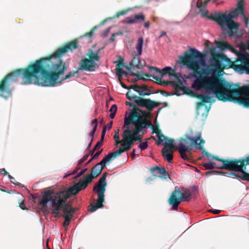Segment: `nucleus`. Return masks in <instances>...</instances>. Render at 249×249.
Here are the masks:
<instances>
[{
	"label": "nucleus",
	"instance_id": "obj_62",
	"mask_svg": "<svg viewBox=\"0 0 249 249\" xmlns=\"http://www.w3.org/2000/svg\"><path fill=\"white\" fill-rule=\"evenodd\" d=\"M87 170V168L81 170V171L77 175L76 177H80L81 176L84 174V173H85Z\"/></svg>",
	"mask_w": 249,
	"mask_h": 249
},
{
	"label": "nucleus",
	"instance_id": "obj_54",
	"mask_svg": "<svg viewBox=\"0 0 249 249\" xmlns=\"http://www.w3.org/2000/svg\"><path fill=\"white\" fill-rule=\"evenodd\" d=\"M114 140L115 141L116 145L120 143L121 144V141H119V136L117 135H114L113 137Z\"/></svg>",
	"mask_w": 249,
	"mask_h": 249
},
{
	"label": "nucleus",
	"instance_id": "obj_22",
	"mask_svg": "<svg viewBox=\"0 0 249 249\" xmlns=\"http://www.w3.org/2000/svg\"><path fill=\"white\" fill-rule=\"evenodd\" d=\"M101 50L102 49L100 48L96 52H93L92 50L89 49L86 55L88 56L89 60L92 63H94L95 61H98L100 59L98 54Z\"/></svg>",
	"mask_w": 249,
	"mask_h": 249
},
{
	"label": "nucleus",
	"instance_id": "obj_19",
	"mask_svg": "<svg viewBox=\"0 0 249 249\" xmlns=\"http://www.w3.org/2000/svg\"><path fill=\"white\" fill-rule=\"evenodd\" d=\"M219 49L223 51L229 50L231 52L237 54L238 56V55L241 53H239L238 51L236 49L233 48L231 44L226 41H219ZM236 60H238V58Z\"/></svg>",
	"mask_w": 249,
	"mask_h": 249
},
{
	"label": "nucleus",
	"instance_id": "obj_39",
	"mask_svg": "<svg viewBox=\"0 0 249 249\" xmlns=\"http://www.w3.org/2000/svg\"><path fill=\"white\" fill-rule=\"evenodd\" d=\"M158 172L159 174L162 175V177L164 178H166L169 176L164 167H160Z\"/></svg>",
	"mask_w": 249,
	"mask_h": 249
},
{
	"label": "nucleus",
	"instance_id": "obj_58",
	"mask_svg": "<svg viewBox=\"0 0 249 249\" xmlns=\"http://www.w3.org/2000/svg\"><path fill=\"white\" fill-rule=\"evenodd\" d=\"M110 27H109L108 28H107L104 32V33H103V36L104 37H106L107 36L108 34H109V33L110 32Z\"/></svg>",
	"mask_w": 249,
	"mask_h": 249
},
{
	"label": "nucleus",
	"instance_id": "obj_36",
	"mask_svg": "<svg viewBox=\"0 0 249 249\" xmlns=\"http://www.w3.org/2000/svg\"><path fill=\"white\" fill-rule=\"evenodd\" d=\"M79 71H78L77 70L76 71H71L69 72L63 78L62 80L63 81L74 76L75 74L77 73Z\"/></svg>",
	"mask_w": 249,
	"mask_h": 249
},
{
	"label": "nucleus",
	"instance_id": "obj_49",
	"mask_svg": "<svg viewBox=\"0 0 249 249\" xmlns=\"http://www.w3.org/2000/svg\"><path fill=\"white\" fill-rule=\"evenodd\" d=\"M179 74H178L175 72V70H172L171 73H170V76H173L177 80V82H178V79H180L179 77Z\"/></svg>",
	"mask_w": 249,
	"mask_h": 249
},
{
	"label": "nucleus",
	"instance_id": "obj_32",
	"mask_svg": "<svg viewBox=\"0 0 249 249\" xmlns=\"http://www.w3.org/2000/svg\"><path fill=\"white\" fill-rule=\"evenodd\" d=\"M139 89L141 90V91H142L143 93L149 94V95L152 93V92H150V90L148 89L147 85L144 84L140 85Z\"/></svg>",
	"mask_w": 249,
	"mask_h": 249
},
{
	"label": "nucleus",
	"instance_id": "obj_14",
	"mask_svg": "<svg viewBox=\"0 0 249 249\" xmlns=\"http://www.w3.org/2000/svg\"><path fill=\"white\" fill-rule=\"evenodd\" d=\"M236 70L246 71L249 74V53L245 52L238 55V60H236L233 65Z\"/></svg>",
	"mask_w": 249,
	"mask_h": 249
},
{
	"label": "nucleus",
	"instance_id": "obj_37",
	"mask_svg": "<svg viewBox=\"0 0 249 249\" xmlns=\"http://www.w3.org/2000/svg\"><path fill=\"white\" fill-rule=\"evenodd\" d=\"M136 23L138 22H142L145 20V16L143 14H137L134 16Z\"/></svg>",
	"mask_w": 249,
	"mask_h": 249
},
{
	"label": "nucleus",
	"instance_id": "obj_25",
	"mask_svg": "<svg viewBox=\"0 0 249 249\" xmlns=\"http://www.w3.org/2000/svg\"><path fill=\"white\" fill-rule=\"evenodd\" d=\"M68 51L72 52L78 48V43L77 40H73L65 44Z\"/></svg>",
	"mask_w": 249,
	"mask_h": 249
},
{
	"label": "nucleus",
	"instance_id": "obj_8",
	"mask_svg": "<svg viewBox=\"0 0 249 249\" xmlns=\"http://www.w3.org/2000/svg\"><path fill=\"white\" fill-rule=\"evenodd\" d=\"M107 175V172L104 173L97 184L93 187V191L97 193L98 198L95 205L90 204L91 208H89L88 210L91 213L95 212L99 208L103 207V203L105 201L104 193L106 191V186L107 185L106 182Z\"/></svg>",
	"mask_w": 249,
	"mask_h": 249
},
{
	"label": "nucleus",
	"instance_id": "obj_7",
	"mask_svg": "<svg viewBox=\"0 0 249 249\" xmlns=\"http://www.w3.org/2000/svg\"><path fill=\"white\" fill-rule=\"evenodd\" d=\"M139 107H140L135 104L134 106L132 107L133 109L130 112L129 116L124 119V126H129L132 124L134 127L145 129L147 126H149L150 124L146 119L143 118L138 112L141 111Z\"/></svg>",
	"mask_w": 249,
	"mask_h": 249
},
{
	"label": "nucleus",
	"instance_id": "obj_53",
	"mask_svg": "<svg viewBox=\"0 0 249 249\" xmlns=\"http://www.w3.org/2000/svg\"><path fill=\"white\" fill-rule=\"evenodd\" d=\"M113 124V122L110 121L109 123L107 124L103 128V129H105L107 130H109L111 128Z\"/></svg>",
	"mask_w": 249,
	"mask_h": 249
},
{
	"label": "nucleus",
	"instance_id": "obj_48",
	"mask_svg": "<svg viewBox=\"0 0 249 249\" xmlns=\"http://www.w3.org/2000/svg\"><path fill=\"white\" fill-rule=\"evenodd\" d=\"M96 29H97V27L96 26H94V27L92 28V29H91V30L89 32L86 33L84 35V36H88V37H89V38H91L93 36V35L94 31Z\"/></svg>",
	"mask_w": 249,
	"mask_h": 249
},
{
	"label": "nucleus",
	"instance_id": "obj_59",
	"mask_svg": "<svg viewBox=\"0 0 249 249\" xmlns=\"http://www.w3.org/2000/svg\"><path fill=\"white\" fill-rule=\"evenodd\" d=\"M19 206L21 209L23 210H27V208L26 207L25 205L23 202L19 203Z\"/></svg>",
	"mask_w": 249,
	"mask_h": 249
},
{
	"label": "nucleus",
	"instance_id": "obj_29",
	"mask_svg": "<svg viewBox=\"0 0 249 249\" xmlns=\"http://www.w3.org/2000/svg\"><path fill=\"white\" fill-rule=\"evenodd\" d=\"M219 175H223L226 176L230 177L232 178H241L240 177V174H235L232 171L230 172H223L220 171H219Z\"/></svg>",
	"mask_w": 249,
	"mask_h": 249
},
{
	"label": "nucleus",
	"instance_id": "obj_4",
	"mask_svg": "<svg viewBox=\"0 0 249 249\" xmlns=\"http://www.w3.org/2000/svg\"><path fill=\"white\" fill-rule=\"evenodd\" d=\"M57 193H54L52 190H48L42 193V197L38 200V205L41 207L43 211H46L48 209V203L50 202V209L52 213L55 217L58 218L62 215L59 212L62 210L64 214H73L76 211V209L72 208L71 205L66 203L67 200L63 203L62 206H59L57 201L61 200L63 199L61 195H60V198H56Z\"/></svg>",
	"mask_w": 249,
	"mask_h": 249
},
{
	"label": "nucleus",
	"instance_id": "obj_52",
	"mask_svg": "<svg viewBox=\"0 0 249 249\" xmlns=\"http://www.w3.org/2000/svg\"><path fill=\"white\" fill-rule=\"evenodd\" d=\"M8 178H9L10 179L11 182L15 184H16V185H18V186H20L21 185V183H19V182H18V183H16L14 182V181L15 180V179L14 177H13L12 176H11L10 174L8 175Z\"/></svg>",
	"mask_w": 249,
	"mask_h": 249
},
{
	"label": "nucleus",
	"instance_id": "obj_12",
	"mask_svg": "<svg viewBox=\"0 0 249 249\" xmlns=\"http://www.w3.org/2000/svg\"><path fill=\"white\" fill-rule=\"evenodd\" d=\"M126 96L129 100H134L137 105L141 107H145L149 112L152 111L155 107H159L161 105L160 103L152 101L150 99H144L133 95L130 91L126 93Z\"/></svg>",
	"mask_w": 249,
	"mask_h": 249
},
{
	"label": "nucleus",
	"instance_id": "obj_1",
	"mask_svg": "<svg viewBox=\"0 0 249 249\" xmlns=\"http://www.w3.org/2000/svg\"><path fill=\"white\" fill-rule=\"evenodd\" d=\"M211 57L209 64L205 59V55L195 48H191L184 52L183 55L178 56V63L186 67L193 71L188 75H184L186 79L195 77L191 84V89L183 85L181 79L175 81L172 87L178 95L185 94L199 99L201 102L197 104V114L204 107L208 113L209 108L205 103H211L218 98V52L215 47L210 50Z\"/></svg>",
	"mask_w": 249,
	"mask_h": 249
},
{
	"label": "nucleus",
	"instance_id": "obj_33",
	"mask_svg": "<svg viewBox=\"0 0 249 249\" xmlns=\"http://www.w3.org/2000/svg\"><path fill=\"white\" fill-rule=\"evenodd\" d=\"M202 152L205 154L206 156L207 157L208 159L209 160H212L213 159L215 160H216L218 161V156H212L210 153H209L208 152L206 151L204 149L202 150Z\"/></svg>",
	"mask_w": 249,
	"mask_h": 249
},
{
	"label": "nucleus",
	"instance_id": "obj_42",
	"mask_svg": "<svg viewBox=\"0 0 249 249\" xmlns=\"http://www.w3.org/2000/svg\"><path fill=\"white\" fill-rule=\"evenodd\" d=\"M124 151H126L125 150H124V148H119L118 150L114 152L111 153L112 156L114 157V158H115L117 156L120 155L122 153L124 152Z\"/></svg>",
	"mask_w": 249,
	"mask_h": 249
},
{
	"label": "nucleus",
	"instance_id": "obj_5",
	"mask_svg": "<svg viewBox=\"0 0 249 249\" xmlns=\"http://www.w3.org/2000/svg\"><path fill=\"white\" fill-rule=\"evenodd\" d=\"M204 143L205 141L201 138L200 133H198L194 137L186 135L184 138L179 139L178 145L175 146V150L178 151L182 159L189 160L190 158L186 153L191 152L194 147L200 150L203 149Z\"/></svg>",
	"mask_w": 249,
	"mask_h": 249
},
{
	"label": "nucleus",
	"instance_id": "obj_26",
	"mask_svg": "<svg viewBox=\"0 0 249 249\" xmlns=\"http://www.w3.org/2000/svg\"><path fill=\"white\" fill-rule=\"evenodd\" d=\"M114 159V157L112 156L111 153H110L106 155L100 163L105 167L107 163L110 162Z\"/></svg>",
	"mask_w": 249,
	"mask_h": 249
},
{
	"label": "nucleus",
	"instance_id": "obj_10",
	"mask_svg": "<svg viewBox=\"0 0 249 249\" xmlns=\"http://www.w3.org/2000/svg\"><path fill=\"white\" fill-rule=\"evenodd\" d=\"M219 161L221 162L222 164H219V169H224L230 171L238 172L240 174L241 179L243 180H247L244 179V174H248L243 169L244 161H241L239 160L234 159L232 160H224L219 158Z\"/></svg>",
	"mask_w": 249,
	"mask_h": 249
},
{
	"label": "nucleus",
	"instance_id": "obj_50",
	"mask_svg": "<svg viewBox=\"0 0 249 249\" xmlns=\"http://www.w3.org/2000/svg\"><path fill=\"white\" fill-rule=\"evenodd\" d=\"M241 48L243 50L249 51V40H247L245 43L242 44Z\"/></svg>",
	"mask_w": 249,
	"mask_h": 249
},
{
	"label": "nucleus",
	"instance_id": "obj_9",
	"mask_svg": "<svg viewBox=\"0 0 249 249\" xmlns=\"http://www.w3.org/2000/svg\"><path fill=\"white\" fill-rule=\"evenodd\" d=\"M87 181L84 179L83 180H80L78 182L75 184L72 187L69 188L68 190H64L57 192V196L56 198H60V195L63 197V199L61 200H58L57 202L58 203L59 206H62L63 203L65 202V200H67L71 195H76L80 191L84 189L87 187L88 185Z\"/></svg>",
	"mask_w": 249,
	"mask_h": 249
},
{
	"label": "nucleus",
	"instance_id": "obj_20",
	"mask_svg": "<svg viewBox=\"0 0 249 249\" xmlns=\"http://www.w3.org/2000/svg\"><path fill=\"white\" fill-rule=\"evenodd\" d=\"M152 131L153 133H156L157 137L158 139V141L157 142V145H160L162 144L163 142L162 138L168 141V140H170V138H168L167 137L163 135V134L161 133L160 130L157 126H152Z\"/></svg>",
	"mask_w": 249,
	"mask_h": 249
},
{
	"label": "nucleus",
	"instance_id": "obj_21",
	"mask_svg": "<svg viewBox=\"0 0 249 249\" xmlns=\"http://www.w3.org/2000/svg\"><path fill=\"white\" fill-rule=\"evenodd\" d=\"M148 69L150 71H154L155 73L159 72L161 74L162 76H164L166 74H168L170 76V73H171L170 71H172V69L171 67H167L163 69L161 71L159 68L153 66H148Z\"/></svg>",
	"mask_w": 249,
	"mask_h": 249
},
{
	"label": "nucleus",
	"instance_id": "obj_24",
	"mask_svg": "<svg viewBox=\"0 0 249 249\" xmlns=\"http://www.w3.org/2000/svg\"><path fill=\"white\" fill-rule=\"evenodd\" d=\"M131 76H136L137 79L133 80L134 82L137 81L138 80H143V81H146L148 79L144 78V76L149 78L152 76V75L148 73H144L143 72L141 73H134L131 72L130 73Z\"/></svg>",
	"mask_w": 249,
	"mask_h": 249
},
{
	"label": "nucleus",
	"instance_id": "obj_3",
	"mask_svg": "<svg viewBox=\"0 0 249 249\" xmlns=\"http://www.w3.org/2000/svg\"><path fill=\"white\" fill-rule=\"evenodd\" d=\"M223 72L219 64V100L239 103L246 107L243 100H249V85L240 87V83H229L221 77Z\"/></svg>",
	"mask_w": 249,
	"mask_h": 249
},
{
	"label": "nucleus",
	"instance_id": "obj_17",
	"mask_svg": "<svg viewBox=\"0 0 249 249\" xmlns=\"http://www.w3.org/2000/svg\"><path fill=\"white\" fill-rule=\"evenodd\" d=\"M95 64L92 63L90 60L87 58H84L81 60L79 63V67L78 71H92L95 70Z\"/></svg>",
	"mask_w": 249,
	"mask_h": 249
},
{
	"label": "nucleus",
	"instance_id": "obj_31",
	"mask_svg": "<svg viewBox=\"0 0 249 249\" xmlns=\"http://www.w3.org/2000/svg\"><path fill=\"white\" fill-rule=\"evenodd\" d=\"M140 85H134L130 86V89H133L134 91H136L140 96H144L145 95H149V94L143 93L142 91L139 89Z\"/></svg>",
	"mask_w": 249,
	"mask_h": 249
},
{
	"label": "nucleus",
	"instance_id": "obj_47",
	"mask_svg": "<svg viewBox=\"0 0 249 249\" xmlns=\"http://www.w3.org/2000/svg\"><path fill=\"white\" fill-rule=\"evenodd\" d=\"M148 147V144L146 142H141L139 145L138 147L141 150V151H143L146 149Z\"/></svg>",
	"mask_w": 249,
	"mask_h": 249
},
{
	"label": "nucleus",
	"instance_id": "obj_2",
	"mask_svg": "<svg viewBox=\"0 0 249 249\" xmlns=\"http://www.w3.org/2000/svg\"><path fill=\"white\" fill-rule=\"evenodd\" d=\"M68 51L64 45L52 55L36 60L26 68L17 69L0 81V96L7 99L12 95V82L22 79V85L35 84L43 87H53L56 80L63 74L67 67L59 58Z\"/></svg>",
	"mask_w": 249,
	"mask_h": 249
},
{
	"label": "nucleus",
	"instance_id": "obj_6",
	"mask_svg": "<svg viewBox=\"0 0 249 249\" xmlns=\"http://www.w3.org/2000/svg\"><path fill=\"white\" fill-rule=\"evenodd\" d=\"M124 127L126 129L122 135L123 139L121 141V145L124 148L126 151H128L135 141L142 142L143 133L141 134L140 132L144 129L135 127L130 128V126H124Z\"/></svg>",
	"mask_w": 249,
	"mask_h": 249
},
{
	"label": "nucleus",
	"instance_id": "obj_63",
	"mask_svg": "<svg viewBox=\"0 0 249 249\" xmlns=\"http://www.w3.org/2000/svg\"><path fill=\"white\" fill-rule=\"evenodd\" d=\"M124 66V64L123 62V60L122 59L121 61L119 62V63L116 65V68H120V67Z\"/></svg>",
	"mask_w": 249,
	"mask_h": 249
},
{
	"label": "nucleus",
	"instance_id": "obj_51",
	"mask_svg": "<svg viewBox=\"0 0 249 249\" xmlns=\"http://www.w3.org/2000/svg\"><path fill=\"white\" fill-rule=\"evenodd\" d=\"M89 156V154H87V155H84L82 158H81L79 160V162H78V165H80L81 164H82L83 162H84L85 160H86L88 157Z\"/></svg>",
	"mask_w": 249,
	"mask_h": 249
},
{
	"label": "nucleus",
	"instance_id": "obj_23",
	"mask_svg": "<svg viewBox=\"0 0 249 249\" xmlns=\"http://www.w3.org/2000/svg\"><path fill=\"white\" fill-rule=\"evenodd\" d=\"M138 55V54L134 55L132 60L130 62L129 65L131 66H134L138 69H142L143 66L142 64L141 61Z\"/></svg>",
	"mask_w": 249,
	"mask_h": 249
},
{
	"label": "nucleus",
	"instance_id": "obj_64",
	"mask_svg": "<svg viewBox=\"0 0 249 249\" xmlns=\"http://www.w3.org/2000/svg\"><path fill=\"white\" fill-rule=\"evenodd\" d=\"M38 196L39 195L38 194H36L32 195V198L35 203H36V199L38 198Z\"/></svg>",
	"mask_w": 249,
	"mask_h": 249
},
{
	"label": "nucleus",
	"instance_id": "obj_40",
	"mask_svg": "<svg viewBox=\"0 0 249 249\" xmlns=\"http://www.w3.org/2000/svg\"><path fill=\"white\" fill-rule=\"evenodd\" d=\"M199 9V12L201 14V17L203 18H206L208 17V14H209V12L205 9V8H198Z\"/></svg>",
	"mask_w": 249,
	"mask_h": 249
},
{
	"label": "nucleus",
	"instance_id": "obj_27",
	"mask_svg": "<svg viewBox=\"0 0 249 249\" xmlns=\"http://www.w3.org/2000/svg\"><path fill=\"white\" fill-rule=\"evenodd\" d=\"M143 44V39L142 37H140L137 41L136 45V49L138 52V55H141L142 53V49Z\"/></svg>",
	"mask_w": 249,
	"mask_h": 249
},
{
	"label": "nucleus",
	"instance_id": "obj_56",
	"mask_svg": "<svg viewBox=\"0 0 249 249\" xmlns=\"http://www.w3.org/2000/svg\"><path fill=\"white\" fill-rule=\"evenodd\" d=\"M117 106L116 105H113L109 109V111L112 112H117Z\"/></svg>",
	"mask_w": 249,
	"mask_h": 249
},
{
	"label": "nucleus",
	"instance_id": "obj_34",
	"mask_svg": "<svg viewBox=\"0 0 249 249\" xmlns=\"http://www.w3.org/2000/svg\"><path fill=\"white\" fill-rule=\"evenodd\" d=\"M210 0L202 1L201 0H198L196 3L197 8H205Z\"/></svg>",
	"mask_w": 249,
	"mask_h": 249
},
{
	"label": "nucleus",
	"instance_id": "obj_28",
	"mask_svg": "<svg viewBox=\"0 0 249 249\" xmlns=\"http://www.w3.org/2000/svg\"><path fill=\"white\" fill-rule=\"evenodd\" d=\"M155 80H157L158 82V84L164 85V86H168V85H171L172 86L173 83H174V81H161V78L160 77H158L156 76L152 75V76Z\"/></svg>",
	"mask_w": 249,
	"mask_h": 249
},
{
	"label": "nucleus",
	"instance_id": "obj_55",
	"mask_svg": "<svg viewBox=\"0 0 249 249\" xmlns=\"http://www.w3.org/2000/svg\"><path fill=\"white\" fill-rule=\"evenodd\" d=\"M91 124L93 126V128H97L98 125V119H94L91 122Z\"/></svg>",
	"mask_w": 249,
	"mask_h": 249
},
{
	"label": "nucleus",
	"instance_id": "obj_13",
	"mask_svg": "<svg viewBox=\"0 0 249 249\" xmlns=\"http://www.w3.org/2000/svg\"><path fill=\"white\" fill-rule=\"evenodd\" d=\"M225 21L226 27L228 28V34L231 37L236 35L239 24L234 22L228 16L219 12V24L221 25L223 21Z\"/></svg>",
	"mask_w": 249,
	"mask_h": 249
},
{
	"label": "nucleus",
	"instance_id": "obj_46",
	"mask_svg": "<svg viewBox=\"0 0 249 249\" xmlns=\"http://www.w3.org/2000/svg\"><path fill=\"white\" fill-rule=\"evenodd\" d=\"M131 10L130 8H128L127 9L123 10L120 11L116 13L115 17L116 18L119 17L120 16H123L125 15L129 11Z\"/></svg>",
	"mask_w": 249,
	"mask_h": 249
},
{
	"label": "nucleus",
	"instance_id": "obj_41",
	"mask_svg": "<svg viewBox=\"0 0 249 249\" xmlns=\"http://www.w3.org/2000/svg\"><path fill=\"white\" fill-rule=\"evenodd\" d=\"M116 74L118 77L119 81L121 80L124 71L121 68H116Z\"/></svg>",
	"mask_w": 249,
	"mask_h": 249
},
{
	"label": "nucleus",
	"instance_id": "obj_57",
	"mask_svg": "<svg viewBox=\"0 0 249 249\" xmlns=\"http://www.w3.org/2000/svg\"><path fill=\"white\" fill-rule=\"evenodd\" d=\"M102 144H103V143H102V141L98 142L94 147V150H97V149H99L101 147V146L102 145Z\"/></svg>",
	"mask_w": 249,
	"mask_h": 249
},
{
	"label": "nucleus",
	"instance_id": "obj_43",
	"mask_svg": "<svg viewBox=\"0 0 249 249\" xmlns=\"http://www.w3.org/2000/svg\"><path fill=\"white\" fill-rule=\"evenodd\" d=\"M124 151H126L125 150H124V148H119L118 150L114 152L111 153L112 156L114 157V158H115L117 156L120 155L122 153L124 152Z\"/></svg>",
	"mask_w": 249,
	"mask_h": 249
},
{
	"label": "nucleus",
	"instance_id": "obj_18",
	"mask_svg": "<svg viewBox=\"0 0 249 249\" xmlns=\"http://www.w3.org/2000/svg\"><path fill=\"white\" fill-rule=\"evenodd\" d=\"M244 2H241V0L238 1L237 8L231 12L227 16H228L229 18L232 19V18L237 17L238 15H244Z\"/></svg>",
	"mask_w": 249,
	"mask_h": 249
},
{
	"label": "nucleus",
	"instance_id": "obj_45",
	"mask_svg": "<svg viewBox=\"0 0 249 249\" xmlns=\"http://www.w3.org/2000/svg\"><path fill=\"white\" fill-rule=\"evenodd\" d=\"M124 23L128 24L136 23V20L134 17H128L126 18Z\"/></svg>",
	"mask_w": 249,
	"mask_h": 249
},
{
	"label": "nucleus",
	"instance_id": "obj_60",
	"mask_svg": "<svg viewBox=\"0 0 249 249\" xmlns=\"http://www.w3.org/2000/svg\"><path fill=\"white\" fill-rule=\"evenodd\" d=\"M102 153V150H100V151H97L93 156H92V159H97L99 156H100V155Z\"/></svg>",
	"mask_w": 249,
	"mask_h": 249
},
{
	"label": "nucleus",
	"instance_id": "obj_15",
	"mask_svg": "<svg viewBox=\"0 0 249 249\" xmlns=\"http://www.w3.org/2000/svg\"><path fill=\"white\" fill-rule=\"evenodd\" d=\"M168 142H165L163 144L164 147L162 149V156L166 159L168 162L171 163L173 160V149L175 150V145L173 144L174 140L170 139Z\"/></svg>",
	"mask_w": 249,
	"mask_h": 249
},
{
	"label": "nucleus",
	"instance_id": "obj_61",
	"mask_svg": "<svg viewBox=\"0 0 249 249\" xmlns=\"http://www.w3.org/2000/svg\"><path fill=\"white\" fill-rule=\"evenodd\" d=\"M140 112L142 114V117L146 119V117L148 115V113L145 111L141 109Z\"/></svg>",
	"mask_w": 249,
	"mask_h": 249
},
{
	"label": "nucleus",
	"instance_id": "obj_35",
	"mask_svg": "<svg viewBox=\"0 0 249 249\" xmlns=\"http://www.w3.org/2000/svg\"><path fill=\"white\" fill-rule=\"evenodd\" d=\"M206 18L214 21L216 23H218V13H215L214 14H208V17H206Z\"/></svg>",
	"mask_w": 249,
	"mask_h": 249
},
{
	"label": "nucleus",
	"instance_id": "obj_30",
	"mask_svg": "<svg viewBox=\"0 0 249 249\" xmlns=\"http://www.w3.org/2000/svg\"><path fill=\"white\" fill-rule=\"evenodd\" d=\"M62 216H63L65 219V221L63 222V226L65 227H67L69 225L70 220L72 217L73 214H68L65 213L62 215Z\"/></svg>",
	"mask_w": 249,
	"mask_h": 249
},
{
	"label": "nucleus",
	"instance_id": "obj_38",
	"mask_svg": "<svg viewBox=\"0 0 249 249\" xmlns=\"http://www.w3.org/2000/svg\"><path fill=\"white\" fill-rule=\"evenodd\" d=\"M215 165V163L210 161L208 163H204L203 165L206 169H213L214 168Z\"/></svg>",
	"mask_w": 249,
	"mask_h": 249
},
{
	"label": "nucleus",
	"instance_id": "obj_16",
	"mask_svg": "<svg viewBox=\"0 0 249 249\" xmlns=\"http://www.w3.org/2000/svg\"><path fill=\"white\" fill-rule=\"evenodd\" d=\"M104 168L105 167L100 164V162L97 163L91 169L90 174L86 175L84 179L88 183H90L92 181L93 178H97L100 175Z\"/></svg>",
	"mask_w": 249,
	"mask_h": 249
},
{
	"label": "nucleus",
	"instance_id": "obj_11",
	"mask_svg": "<svg viewBox=\"0 0 249 249\" xmlns=\"http://www.w3.org/2000/svg\"><path fill=\"white\" fill-rule=\"evenodd\" d=\"M192 193L190 190L187 189L183 193L179 189L173 191L168 200L169 204L172 206L174 210H177L181 201L188 202L191 199Z\"/></svg>",
	"mask_w": 249,
	"mask_h": 249
},
{
	"label": "nucleus",
	"instance_id": "obj_44",
	"mask_svg": "<svg viewBox=\"0 0 249 249\" xmlns=\"http://www.w3.org/2000/svg\"><path fill=\"white\" fill-rule=\"evenodd\" d=\"M239 160L241 161H242V160L244 161V165L243 166V169L245 171L246 169V165H249V155L247 156L245 159H240Z\"/></svg>",
	"mask_w": 249,
	"mask_h": 249
}]
</instances>
